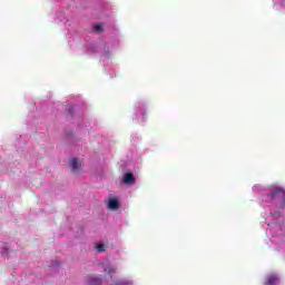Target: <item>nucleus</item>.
Returning <instances> with one entry per match:
<instances>
[{
    "mask_svg": "<svg viewBox=\"0 0 285 285\" xmlns=\"http://www.w3.org/2000/svg\"><path fill=\"white\" fill-rule=\"evenodd\" d=\"M271 194L267 195V197L272 200V202H278L279 204H284L285 203V189L282 187H277L274 186L271 189Z\"/></svg>",
    "mask_w": 285,
    "mask_h": 285,
    "instance_id": "f257e3e1",
    "label": "nucleus"
},
{
    "mask_svg": "<svg viewBox=\"0 0 285 285\" xmlns=\"http://www.w3.org/2000/svg\"><path fill=\"white\" fill-rule=\"evenodd\" d=\"M122 181L126 186H132L136 181L135 175H132V173H126L122 177Z\"/></svg>",
    "mask_w": 285,
    "mask_h": 285,
    "instance_id": "f03ea898",
    "label": "nucleus"
},
{
    "mask_svg": "<svg viewBox=\"0 0 285 285\" xmlns=\"http://www.w3.org/2000/svg\"><path fill=\"white\" fill-rule=\"evenodd\" d=\"M108 208L109 210H117V208H119V199L115 197L109 198Z\"/></svg>",
    "mask_w": 285,
    "mask_h": 285,
    "instance_id": "7ed1b4c3",
    "label": "nucleus"
},
{
    "mask_svg": "<svg viewBox=\"0 0 285 285\" xmlns=\"http://www.w3.org/2000/svg\"><path fill=\"white\" fill-rule=\"evenodd\" d=\"M71 169L73 173H77V170H81V161L77 158H72L70 161Z\"/></svg>",
    "mask_w": 285,
    "mask_h": 285,
    "instance_id": "20e7f679",
    "label": "nucleus"
},
{
    "mask_svg": "<svg viewBox=\"0 0 285 285\" xmlns=\"http://www.w3.org/2000/svg\"><path fill=\"white\" fill-rule=\"evenodd\" d=\"M276 282H277V275L272 274L266 277L264 285H275Z\"/></svg>",
    "mask_w": 285,
    "mask_h": 285,
    "instance_id": "39448f33",
    "label": "nucleus"
},
{
    "mask_svg": "<svg viewBox=\"0 0 285 285\" xmlns=\"http://www.w3.org/2000/svg\"><path fill=\"white\" fill-rule=\"evenodd\" d=\"M87 282L89 285H100L101 284V278L99 277H88Z\"/></svg>",
    "mask_w": 285,
    "mask_h": 285,
    "instance_id": "423d86ee",
    "label": "nucleus"
},
{
    "mask_svg": "<svg viewBox=\"0 0 285 285\" xmlns=\"http://www.w3.org/2000/svg\"><path fill=\"white\" fill-rule=\"evenodd\" d=\"M105 273H107L108 275H110V277H112V275H115V268H112L111 266H106L105 267Z\"/></svg>",
    "mask_w": 285,
    "mask_h": 285,
    "instance_id": "0eeeda50",
    "label": "nucleus"
},
{
    "mask_svg": "<svg viewBox=\"0 0 285 285\" xmlns=\"http://www.w3.org/2000/svg\"><path fill=\"white\" fill-rule=\"evenodd\" d=\"M98 253H104L106 250L105 245L99 243L96 246Z\"/></svg>",
    "mask_w": 285,
    "mask_h": 285,
    "instance_id": "6e6552de",
    "label": "nucleus"
},
{
    "mask_svg": "<svg viewBox=\"0 0 285 285\" xmlns=\"http://www.w3.org/2000/svg\"><path fill=\"white\" fill-rule=\"evenodd\" d=\"M94 32H104V27H101V24H96L94 27Z\"/></svg>",
    "mask_w": 285,
    "mask_h": 285,
    "instance_id": "1a4fd4ad",
    "label": "nucleus"
}]
</instances>
